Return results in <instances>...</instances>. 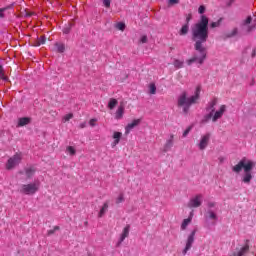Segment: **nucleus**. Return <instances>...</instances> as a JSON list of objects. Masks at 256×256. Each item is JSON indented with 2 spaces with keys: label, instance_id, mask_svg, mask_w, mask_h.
I'll list each match as a JSON object with an SVG mask.
<instances>
[{
  "label": "nucleus",
  "instance_id": "ea45409f",
  "mask_svg": "<svg viewBox=\"0 0 256 256\" xmlns=\"http://www.w3.org/2000/svg\"><path fill=\"white\" fill-rule=\"evenodd\" d=\"M140 43H147V36L146 35L141 36Z\"/></svg>",
  "mask_w": 256,
  "mask_h": 256
},
{
  "label": "nucleus",
  "instance_id": "72a5a7b5",
  "mask_svg": "<svg viewBox=\"0 0 256 256\" xmlns=\"http://www.w3.org/2000/svg\"><path fill=\"white\" fill-rule=\"evenodd\" d=\"M0 77L1 79H3L4 81H7V77L5 76V72L3 70V66H0Z\"/></svg>",
  "mask_w": 256,
  "mask_h": 256
},
{
  "label": "nucleus",
  "instance_id": "49530a36",
  "mask_svg": "<svg viewBox=\"0 0 256 256\" xmlns=\"http://www.w3.org/2000/svg\"><path fill=\"white\" fill-rule=\"evenodd\" d=\"M233 1H235V0H230V3H233Z\"/></svg>",
  "mask_w": 256,
  "mask_h": 256
},
{
  "label": "nucleus",
  "instance_id": "58836bf2",
  "mask_svg": "<svg viewBox=\"0 0 256 256\" xmlns=\"http://www.w3.org/2000/svg\"><path fill=\"white\" fill-rule=\"evenodd\" d=\"M189 133H191V127H188L186 130H184L182 136L187 137V135H189Z\"/></svg>",
  "mask_w": 256,
  "mask_h": 256
},
{
  "label": "nucleus",
  "instance_id": "2f4dec72",
  "mask_svg": "<svg viewBox=\"0 0 256 256\" xmlns=\"http://www.w3.org/2000/svg\"><path fill=\"white\" fill-rule=\"evenodd\" d=\"M116 29H118L119 31H125V23L123 22H118L116 24Z\"/></svg>",
  "mask_w": 256,
  "mask_h": 256
},
{
  "label": "nucleus",
  "instance_id": "aec40b11",
  "mask_svg": "<svg viewBox=\"0 0 256 256\" xmlns=\"http://www.w3.org/2000/svg\"><path fill=\"white\" fill-rule=\"evenodd\" d=\"M109 209V203L105 202L102 207L100 208V211L98 213V217H103V215H105V213H107Z\"/></svg>",
  "mask_w": 256,
  "mask_h": 256
},
{
  "label": "nucleus",
  "instance_id": "ddd939ff",
  "mask_svg": "<svg viewBox=\"0 0 256 256\" xmlns=\"http://www.w3.org/2000/svg\"><path fill=\"white\" fill-rule=\"evenodd\" d=\"M123 138V133L119 131H114L112 133V139L113 141L111 142V147L112 149H115L119 143H121V139Z\"/></svg>",
  "mask_w": 256,
  "mask_h": 256
},
{
  "label": "nucleus",
  "instance_id": "f03ea898",
  "mask_svg": "<svg viewBox=\"0 0 256 256\" xmlns=\"http://www.w3.org/2000/svg\"><path fill=\"white\" fill-rule=\"evenodd\" d=\"M256 162L247 157H243L236 165L232 167V171L234 173H244L241 176V181L245 185H251V181H253V169H255Z\"/></svg>",
  "mask_w": 256,
  "mask_h": 256
},
{
  "label": "nucleus",
  "instance_id": "4468645a",
  "mask_svg": "<svg viewBox=\"0 0 256 256\" xmlns=\"http://www.w3.org/2000/svg\"><path fill=\"white\" fill-rule=\"evenodd\" d=\"M138 125H141V118L134 119L132 122L128 123L125 127V134L129 135Z\"/></svg>",
  "mask_w": 256,
  "mask_h": 256
},
{
  "label": "nucleus",
  "instance_id": "2eb2a0df",
  "mask_svg": "<svg viewBox=\"0 0 256 256\" xmlns=\"http://www.w3.org/2000/svg\"><path fill=\"white\" fill-rule=\"evenodd\" d=\"M130 231H131V225H126L123 228L122 233L120 234V237L118 239V245H121V243H123V241H125V239L129 237Z\"/></svg>",
  "mask_w": 256,
  "mask_h": 256
},
{
  "label": "nucleus",
  "instance_id": "6e6552de",
  "mask_svg": "<svg viewBox=\"0 0 256 256\" xmlns=\"http://www.w3.org/2000/svg\"><path fill=\"white\" fill-rule=\"evenodd\" d=\"M209 143H211V133L201 135L197 143L199 151H205L209 147Z\"/></svg>",
  "mask_w": 256,
  "mask_h": 256
},
{
  "label": "nucleus",
  "instance_id": "5701e85b",
  "mask_svg": "<svg viewBox=\"0 0 256 256\" xmlns=\"http://www.w3.org/2000/svg\"><path fill=\"white\" fill-rule=\"evenodd\" d=\"M35 168L33 167H29L25 169V175L27 177V179H31V177H33V175H35Z\"/></svg>",
  "mask_w": 256,
  "mask_h": 256
},
{
  "label": "nucleus",
  "instance_id": "412c9836",
  "mask_svg": "<svg viewBox=\"0 0 256 256\" xmlns=\"http://www.w3.org/2000/svg\"><path fill=\"white\" fill-rule=\"evenodd\" d=\"M54 51H57V53H64L65 52V44L56 43L54 45Z\"/></svg>",
  "mask_w": 256,
  "mask_h": 256
},
{
  "label": "nucleus",
  "instance_id": "f704fd0d",
  "mask_svg": "<svg viewBox=\"0 0 256 256\" xmlns=\"http://www.w3.org/2000/svg\"><path fill=\"white\" fill-rule=\"evenodd\" d=\"M179 3V0H168V6L173 7V5H177Z\"/></svg>",
  "mask_w": 256,
  "mask_h": 256
},
{
  "label": "nucleus",
  "instance_id": "cd10ccee",
  "mask_svg": "<svg viewBox=\"0 0 256 256\" xmlns=\"http://www.w3.org/2000/svg\"><path fill=\"white\" fill-rule=\"evenodd\" d=\"M124 202H125V194L124 193L118 194V196L116 197V204L119 205Z\"/></svg>",
  "mask_w": 256,
  "mask_h": 256
},
{
  "label": "nucleus",
  "instance_id": "6ab92c4d",
  "mask_svg": "<svg viewBox=\"0 0 256 256\" xmlns=\"http://www.w3.org/2000/svg\"><path fill=\"white\" fill-rule=\"evenodd\" d=\"M31 123V118L23 117L18 119L17 127H25V125H29Z\"/></svg>",
  "mask_w": 256,
  "mask_h": 256
},
{
  "label": "nucleus",
  "instance_id": "7c9ffc66",
  "mask_svg": "<svg viewBox=\"0 0 256 256\" xmlns=\"http://www.w3.org/2000/svg\"><path fill=\"white\" fill-rule=\"evenodd\" d=\"M45 41H47V38H45V36H41L36 43V47H39L40 45H45Z\"/></svg>",
  "mask_w": 256,
  "mask_h": 256
},
{
  "label": "nucleus",
  "instance_id": "20e7f679",
  "mask_svg": "<svg viewBox=\"0 0 256 256\" xmlns=\"http://www.w3.org/2000/svg\"><path fill=\"white\" fill-rule=\"evenodd\" d=\"M201 95V86H197L194 95L187 96V92H183L178 97V107L182 109L183 113H189V109H191V105H195L197 101H199V97Z\"/></svg>",
  "mask_w": 256,
  "mask_h": 256
},
{
  "label": "nucleus",
  "instance_id": "c85d7f7f",
  "mask_svg": "<svg viewBox=\"0 0 256 256\" xmlns=\"http://www.w3.org/2000/svg\"><path fill=\"white\" fill-rule=\"evenodd\" d=\"M183 63V60L176 59L174 60L173 65L176 69H181L183 68Z\"/></svg>",
  "mask_w": 256,
  "mask_h": 256
},
{
  "label": "nucleus",
  "instance_id": "39448f33",
  "mask_svg": "<svg viewBox=\"0 0 256 256\" xmlns=\"http://www.w3.org/2000/svg\"><path fill=\"white\" fill-rule=\"evenodd\" d=\"M217 202L209 201L206 204V212H205V219L206 221H211L212 225H217L219 221V215H217Z\"/></svg>",
  "mask_w": 256,
  "mask_h": 256
},
{
  "label": "nucleus",
  "instance_id": "4be33fe9",
  "mask_svg": "<svg viewBox=\"0 0 256 256\" xmlns=\"http://www.w3.org/2000/svg\"><path fill=\"white\" fill-rule=\"evenodd\" d=\"M187 33H189V24H188V23H187V24H184V25L181 27V29H180V31H179V35H180L181 37H183V36L187 35Z\"/></svg>",
  "mask_w": 256,
  "mask_h": 256
},
{
  "label": "nucleus",
  "instance_id": "4c0bfd02",
  "mask_svg": "<svg viewBox=\"0 0 256 256\" xmlns=\"http://www.w3.org/2000/svg\"><path fill=\"white\" fill-rule=\"evenodd\" d=\"M96 123H97V119H95V118H92V119H90V121H89L90 127H95Z\"/></svg>",
  "mask_w": 256,
  "mask_h": 256
},
{
  "label": "nucleus",
  "instance_id": "a878e982",
  "mask_svg": "<svg viewBox=\"0 0 256 256\" xmlns=\"http://www.w3.org/2000/svg\"><path fill=\"white\" fill-rule=\"evenodd\" d=\"M117 103H118L117 99L111 98L108 102V109H111V110L115 109V107H117Z\"/></svg>",
  "mask_w": 256,
  "mask_h": 256
},
{
  "label": "nucleus",
  "instance_id": "b1692460",
  "mask_svg": "<svg viewBox=\"0 0 256 256\" xmlns=\"http://www.w3.org/2000/svg\"><path fill=\"white\" fill-rule=\"evenodd\" d=\"M66 153H67V155H70V157H73V156L77 155V149H75L74 146H68L66 148Z\"/></svg>",
  "mask_w": 256,
  "mask_h": 256
},
{
  "label": "nucleus",
  "instance_id": "0eeeda50",
  "mask_svg": "<svg viewBox=\"0 0 256 256\" xmlns=\"http://www.w3.org/2000/svg\"><path fill=\"white\" fill-rule=\"evenodd\" d=\"M203 199V194H196L195 196L190 198L187 203V207H189V209H197L198 207H201V205H203Z\"/></svg>",
  "mask_w": 256,
  "mask_h": 256
},
{
  "label": "nucleus",
  "instance_id": "c756f323",
  "mask_svg": "<svg viewBox=\"0 0 256 256\" xmlns=\"http://www.w3.org/2000/svg\"><path fill=\"white\" fill-rule=\"evenodd\" d=\"M222 21H223V19L220 18V19H218L216 22H212V23L210 24L211 28H212V29H215V28H217V27H221V22H222Z\"/></svg>",
  "mask_w": 256,
  "mask_h": 256
},
{
  "label": "nucleus",
  "instance_id": "1a4fd4ad",
  "mask_svg": "<svg viewBox=\"0 0 256 256\" xmlns=\"http://www.w3.org/2000/svg\"><path fill=\"white\" fill-rule=\"evenodd\" d=\"M21 159H23L20 153H16L14 156L10 157L6 163V169L11 171V169H15L19 163H21Z\"/></svg>",
  "mask_w": 256,
  "mask_h": 256
},
{
  "label": "nucleus",
  "instance_id": "e433bc0d",
  "mask_svg": "<svg viewBox=\"0 0 256 256\" xmlns=\"http://www.w3.org/2000/svg\"><path fill=\"white\" fill-rule=\"evenodd\" d=\"M70 31H71V25L70 24L63 28V33H65V35H67Z\"/></svg>",
  "mask_w": 256,
  "mask_h": 256
},
{
  "label": "nucleus",
  "instance_id": "bb28decb",
  "mask_svg": "<svg viewBox=\"0 0 256 256\" xmlns=\"http://www.w3.org/2000/svg\"><path fill=\"white\" fill-rule=\"evenodd\" d=\"M148 89L150 95H155V93H157V86H155V83H150Z\"/></svg>",
  "mask_w": 256,
  "mask_h": 256
},
{
  "label": "nucleus",
  "instance_id": "473e14b6",
  "mask_svg": "<svg viewBox=\"0 0 256 256\" xmlns=\"http://www.w3.org/2000/svg\"><path fill=\"white\" fill-rule=\"evenodd\" d=\"M71 119H73V113L66 114V115L63 117V122H64V123H67V121H71Z\"/></svg>",
  "mask_w": 256,
  "mask_h": 256
},
{
  "label": "nucleus",
  "instance_id": "9d476101",
  "mask_svg": "<svg viewBox=\"0 0 256 256\" xmlns=\"http://www.w3.org/2000/svg\"><path fill=\"white\" fill-rule=\"evenodd\" d=\"M197 233V230H193L186 239L185 242V248L183 249L182 253L183 255H187V252L191 251V247H193V243H195V235Z\"/></svg>",
  "mask_w": 256,
  "mask_h": 256
},
{
  "label": "nucleus",
  "instance_id": "a211bd4d",
  "mask_svg": "<svg viewBox=\"0 0 256 256\" xmlns=\"http://www.w3.org/2000/svg\"><path fill=\"white\" fill-rule=\"evenodd\" d=\"M253 20V18H251V16H248L243 23V27L246 31H253L255 26H251V21Z\"/></svg>",
  "mask_w": 256,
  "mask_h": 256
},
{
  "label": "nucleus",
  "instance_id": "7ed1b4c3",
  "mask_svg": "<svg viewBox=\"0 0 256 256\" xmlns=\"http://www.w3.org/2000/svg\"><path fill=\"white\" fill-rule=\"evenodd\" d=\"M215 105H217V99H213L209 102L207 107L208 114L204 116L202 123H207V121L217 123V121L223 119V115L227 113V105L222 104L218 108H215Z\"/></svg>",
  "mask_w": 256,
  "mask_h": 256
},
{
  "label": "nucleus",
  "instance_id": "393cba45",
  "mask_svg": "<svg viewBox=\"0 0 256 256\" xmlns=\"http://www.w3.org/2000/svg\"><path fill=\"white\" fill-rule=\"evenodd\" d=\"M206 10H207V8H205V5L199 6V8H198V13L201 15L199 21H201V17H205V18L209 19V18L204 14ZM199 21H198L197 23H199Z\"/></svg>",
  "mask_w": 256,
  "mask_h": 256
},
{
  "label": "nucleus",
  "instance_id": "9b49d317",
  "mask_svg": "<svg viewBox=\"0 0 256 256\" xmlns=\"http://www.w3.org/2000/svg\"><path fill=\"white\" fill-rule=\"evenodd\" d=\"M173 145H175V135L170 134L165 144L163 145V148H162L163 153H169V151L173 149Z\"/></svg>",
  "mask_w": 256,
  "mask_h": 256
},
{
  "label": "nucleus",
  "instance_id": "f257e3e1",
  "mask_svg": "<svg viewBox=\"0 0 256 256\" xmlns=\"http://www.w3.org/2000/svg\"><path fill=\"white\" fill-rule=\"evenodd\" d=\"M192 41H194V49L197 51L192 58L186 60L187 65L192 63H197L198 65H203L205 59H207V48L203 43H207L209 39V19L205 16H201V20L196 22L191 27Z\"/></svg>",
  "mask_w": 256,
  "mask_h": 256
},
{
  "label": "nucleus",
  "instance_id": "a19ab883",
  "mask_svg": "<svg viewBox=\"0 0 256 256\" xmlns=\"http://www.w3.org/2000/svg\"><path fill=\"white\" fill-rule=\"evenodd\" d=\"M235 35H237V28H234V29H233V31H232V33L229 35V37H233V36H235Z\"/></svg>",
  "mask_w": 256,
  "mask_h": 256
},
{
  "label": "nucleus",
  "instance_id": "423d86ee",
  "mask_svg": "<svg viewBox=\"0 0 256 256\" xmlns=\"http://www.w3.org/2000/svg\"><path fill=\"white\" fill-rule=\"evenodd\" d=\"M40 187L41 182L39 180H35L32 183L22 185L20 191L24 193V195H35V193L39 191Z\"/></svg>",
  "mask_w": 256,
  "mask_h": 256
},
{
  "label": "nucleus",
  "instance_id": "dca6fc26",
  "mask_svg": "<svg viewBox=\"0 0 256 256\" xmlns=\"http://www.w3.org/2000/svg\"><path fill=\"white\" fill-rule=\"evenodd\" d=\"M193 211L190 212L188 218L184 219L180 225V229L181 231H186L187 227H189V225H191V221H193Z\"/></svg>",
  "mask_w": 256,
  "mask_h": 256
},
{
  "label": "nucleus",
  "instance_id": "f3484780",
  "mask_svg": "<svg viewBox=\"0 0 256 256\" xmlns=\"http://www.w3.org/2000/svg\"><path fill=\"white\" fill-rule=\"evenodd\" d=\"M125 115V106L120 105L116 112H115V119L117 121H120V119H123V116Z\"/></svg>",
  "mask_w": 256,
  "mask_h": 256
},
{
  "label": "nucleus",
  "instance_id": "a18cd8bd",
  "mask_svg": "<svg viewBox=\"0 0 256 256\" xmlns=\"http://www.w3.org/2000/svg\"><path fill=\"white\" fill-rule=\"evenodd\" d=\"M255 55H256V50H253L252 51V57H255Z\"/></svg>",
  "mask_w": 256,
  "mask_h": 256
},
{
  "label": "nucleus",
  "instance_id": "f8f14e48",
  "mask_svg": "<svg viewBox=\"0 0 256 256\" xmlns=\"http://www.w3.org/2000/svg\"><path fill=\"white\" fill-rule=\"evenodd\" d=\"M249 253V240H246L245 244L240 246V248L235 251L232 256H245Z\"/></svg>",
  "mask_w": 256,
  "mask_h": 256
},
{
  "label": "nucleus",
  "instance_id": "37998d69",
  "mask_svg": "<svg viewBox=\"0 0 256 256\" xmlns=\"http://www.w3.org/2000/svg\"><path fill=\"white\" fill-rule=\"evenodd\" d=\"M59 228L57 226L54 227V230H50L48 233L49 235L55 233V231H57Z\"/></svg>",
  "mask_w": 256,
  "mask_h": 256
},
{
  "label": "nucleus",
  "instance_id": "79ce46f5",
  "mask_svg": "<svg viewBox=\"0 0 256 256\" xmlns=\"http://www.w3.org/2000/svg\"><path fill=\"white\" fill-rule=\"evenodd\" d=\"M5 11H7V8L0 9V17H3V13H5Z\"/></svg>",
  "mask_w": 256,
  "mask_h": 256
},
{
  "label": "nucleus",
  "instance_id": "c03bdc74",
  "mask_svg": "<svg viewBox=\"0 0 256 256\" xmlns=\"http://www.w3.org/2000/svg\"><path fill=\"white\" fill-rule=\"evenodd\" d=\"M85 127H86L85 123L80 124V129H85Z\"/></svg>",
  "mask_w": 256,
  "mask_h": 256
},
{
  "label": "nucleus",
  "instance_id": "c9c22d12",
  "mask_svg": "<svg viewBox=\"0 0 256 256\" xmlns=\"http://www.w3.org/2000/svg\"><path fill=\"white\" fill-rule=\"evenodd\" d=\"M102 3L106 8L111 7V0H102Z\"/></svg>",
  "mask_w": 256,
  "mask_h": 256
}]
</instances>
